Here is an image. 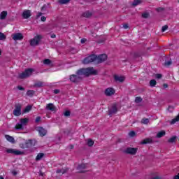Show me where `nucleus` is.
<instances>
[{"instance_id": "16", "label": "nucleus", "mask_w": 179, "mask_h": 179, "mask_svg": "<svg viewBox=\"0 0 179 179\" xmlns=\"http://www.w3.org/2000/svg\"><path fill=\"white\" fill-rule=\"evenodd\" d=\"M114 93H115V90H114V89H113V88H107L105 90L106 96H113V94H114Z\"/></svg>"}, {"instance_id": "37", "label": "nucleus", "mask_w": 179, "mask_h": 179, "mask_svg": "<svg viewBox=\"0 0 179 179\" xmlns=\"http://www.w3.org/2000/svg\"><path fill=\"white\" fill-rule=\"evenodd\" d=\"M142 97L141 96H137L135 99V103H142Z\"/></svg>"}, {"instance_id": "1", "label": "nucleus", "mask_w": 179, "mask_h": 179, "mask_svg": "<svg viewBox=\"0 0 179 179\" xmlns=\"http://www.w3.org/2000/svg\"><path fill=\"white\" fill-rule=\"evenodd\" d=\"M90 75H97V71L93 67L80 69L76 71V74L71 75L69 80L72 83H79L83 80V76H90Z\"/></svg>"}, {"instance_id": "43", "label": "nucleus", "mask_w": 179, "mask_h": 179, "mask_svg": "<svg viewBox=\"0 0 179 179\" xmlns=\"http://www.w3.org/2000/svg\"><path fill=\"white\" fill-rule=\"evenodd\" d=\"M129 136H131L132 138H134V136H135V135H136V133H135V131H131L129 133Z\"/></svg>"}, {"instance_id": "26", "label": "nucleus", "mask_w": 179, "mask_h": 179, "mask_svg": "<svg viewBox=\"0 0 179 179\" xmlns=\"http://www.w3.org/2000/svg\"><path fill=\"white\" fill-rule=\"evenodd\" d=\"M177 141V136H173L168 140L169 143H174Z\"/></svg>"}, {"instance_id": "63", "label": "nucleus", "mask_w": 179, "mask_h": 179, "mask_svg": "<svg viewBox=\"0 0 179 179\" xmlns=\"http://www.w3.org/2000/svg\"><path fill=\"white\" fill-rule=\"evenodd\" d=\"M178 2H179V0H178Z\"/></svg>"}, {"instance_id": "9", "label": "nucleus", "mask_w": 179, "mask_h": 179, "mask_svg": "<svg viewBox=\"0 0 179 179\" xmlns=\"http://www.w3.org/2000/svg\"><path fill=\"white\" fill-rule=\"evenodd\" d=\"M12 38L14 40V41H17L20 40H23L24 36L22 33H16L12 34Z\"/></svg>"}, {"instance_id": "23", "label": "nucleus", "mask_w": 179, "mask_h": 179, "mask_svg": "<svg viewBox=\"0 0 179 179\" xmlns=\"http://www.w3.org/2000/svg\"><path fill=\"white\" fill-rule=\"evenodd\" d=\"M20 124H22V125H27V123L29 122V119L28 118H22L20 120Z\"/></svg>"}, {"instance_id": "40", "label": "nucleus", "mask_w": 179, "mask_h": 179, "mask_svg": "<svg viewBox=\"0 0 179 179\" xmlns=\"http://www.w3.org/2000/svg\"><path fill=\"white\" fill-rule=\"evenodd\" d=\"M148 122H149V119H148V118H143L141 120V124H148Z\"/></svg>"}, {"instance_id": "46", "label": "nucleus", "mask_w": 179, "mask_h": 179, "mask_svg": "<svg viewBox=\"0 0 179 179\" xmlns=\"http://www.w3.org/2000/svg\"><path fill=\"white\" fill-rule=\"evenodd\" d=\"M40 121H41V117L40 116L36 117L35 120V122L38 123V122H40Z\"/></svg>"}, {"instance_id": "20", "label": "nucleus", "mask_w": 179, "mask_h": 179, "mask_svg": "<svg viewBox=\"0 0 179 179\" xmlns=\"http://www.w3.org/2000/svg\"><path fill=\"white\" fill-rule=\"evenodd\" d=\"M5 138L8 141V142H10V143H15V138H13V136H10L9 135H6Z\"/></svg>"}, {"instance_id": "44", "label": "nucleus", "mask_w": 179, "mask_h": 179, "mask_svg": "<svg viewBox=\"0 0 179 179\" xmlns=\"http://www.w3.org/2000/svg\"><path fill=\"white\" fill-rule=\"evenodd\" d=\"M157 12H163L164 10V8L159 7L156 9Z\"/></svg>"}, {"instance_id": "47", "label": "nucleus", "mask_w": 179, "mask_h": 179, "mask_svg": "<svg viewBox=\"0 0 179 179\" xmlns=\"http://www.w3.org/2000/svg\"><path fill=\"white\" fill-rule=\"evenodd\" d=\"M42 12L47 10V5L44 4L43 6L41 8Z\"/></svg>"}, {"instance_id": "27", "label": "nucleus", "mask_w": 179, "mask_h": 179, "mask_svg": "<svg viewBox=\"0 0 179 179\" xmlns=\"http://www.w3.org/2000/svg\"><path fill=\"white\" fill-rule=\"evenodd\" d=\"M15 129L18 131H23V125L21 123H17L15 125Z\"/></svg>"}, {"instance_id": "61", "label": "nucleus", "mask_w": 179, "mask_h": 179, "mask_svg": "<svg viewBox=\"0 0 179 179\" xmlns=\"http://www.w3.org/2000/svg\"><path fill=\"white\" fill-rule=\"evenodd\" d=\"M0 55H2V51L0 49Z\"/></svg>"}, {"instance_id": "41", "label": "nucleus", "mask_w": 179, "mask_h": 179, "mask_svg": "<svg viewBox=\"0 0 179 179\" xmlns=\"http://www.w3.org/2000/svg\"><path fill=\"white\" fill-rule=\"evenodd\" d=\"M0 40H6V36L2 32H0Z\"/></svg>"}, {"instance_id": "36", "label": "nucleus", "mask_w": 179, "mask_h": 179, "mask_svg": "<svg viewBox=\"0 0 179 179\" xmlns=\"http://www.w3.org/2000/svg\"><path fill=\"white\" fill-rule=\"evenodd\" d=\"M173 64V62H171V60L169 61H166L164 64V66H170V65H171Z\"/></svg>"}, {"instance_id": "53", "label": "nucleus", "mask_w": 179, "mask_h": 179, "mask_svg": "<svg viewBox=\"0 0 179 179\" xmlns=\"http://www.w3.org/2000/svg\"><path fill=\"white\" fill-rule=\"evenodd\" d=\"M123 27H124V29H128V27H129V26L128 25V24H124Z\"/></svg>"}, {"instance_id": "2", "label": "nucleus", "mask_w": 179, "mask_h": 179, "mask_svg": "<svg viewBox=\"0 0 179 179\" xmlns=\"http://www.w3.org/2000/svg\"><path fill=\"white\" fill-rule=\"evenodd\" d=\"M41 40H43V36L36 35L33 39L30 40V45L31 47H36V45H38L40 44V41H41Z\"/></svg>"}, {"instance_id": "3", "label": "nucleus", "mask_w": 179, "mask_h": 179, "mask_svg": "<svg viewBox=\"0 0 179 179\" xmlns=\"http://www.w3.org/2000/svg\"><path fill=\"white\" fill-rule=\"evenodd\" d=\"M34 71V70L33 69H27L24 72L19 74L18 78L20 79H25V78H29V76H31Z\"/></svg>"}, {"instance_id": "30", "label": "nucleus", "mask_w": 179, "mask_h": 179, "mask_svg": "<svg viewBox=\"0 0 179 179\" xmlns=\"http://www.w3.org/2000/svg\"><path fill=\"white\" fill-rule=\"evenodd\" d=\"M34 93H36V92L34 90H28L27 92V96L33 97V96H34Z\"/></svg>"}, {"instance_id": "31", "label": "nucleus", "mask_w": 179, "mask_h": 179, "mask_svg": "<svg viewBox=\"0 0 179 179\" xmlns=\"http://www.w3.org/2000/svg\"><path fill=\"white\" fill-rule=\"evenodd\" d=\"M43 157H44V154L43 153H39L37 155L36 157V160L37 162H38V160H41V159H43Z\"/></svg>"}, {"instance_id": "13", "label": "nucleus", "mask_w": 179, "mask_h": 179, "mask_svg": "<svg viewBox=\"0 0 179 179\" xmlns=\"http://www.w3.org/2000/svg\"><path fill=\"white\" fill-rule=\"evenodd\" d=\"M31 16V11L30 10H24L22 13L23 19H29Z\"/></svg>"}, {"instance_id": "42", "label": "nucleus", "mask_w": 179, "mask_h": 179, "mask_svg": "<svg viewBox=\"0 0 179 179\" xmlns=\"http://www.w3.org/2000/svg\"><path fill=\"white\" fill-rule=\"evenodd\" d=\"M142 57V53L141 52H136L134 53V58H141Z\"/></svg>"}, {"instance_id": "25", "label": "nucleus", "mask_w": 179, "mask_h": 179, "mask_svg": "<svg viewBox=\"0 0 179 179\" xmlns=\"http://www.w3.org/2000/svg\"><path fill=\"white\" fill-rule=\"evenodd\" d=\"M71 0H58V3L59 5H66V3H69Z\"/></svg>"}, {"instance_id": "22", "label": "nucleus", "mask_w": 179, "mask_h": 179, "mask_svg": "<svg viewBox=\"0 0 179 179\" xmlns=\"http://www.w3.org/2000/svg\"><path fill=\"white\" fill-rule=\"evenodd\" d=\"M67 171H68V169H57V171H56V173H57V174H65V173H67Z\"/></svg>"}, {"instance_id": "7", "label": "nucleus", "mask_w": 179, "mask_h": 179, "mask_svg": "<svg viewBox=\"0 0 179 179\" xmlns=\"http://www.w3.org/2000/svg\"><path fill=\"white\" fill-rule=\"evenodd\" d=\"M137 152H138L137 148H131V147L126 148L124 151V153H126V155H131L132 156L136 155Z\"/></svg>"}, {"instance_id": "17", "label": "nucleus", "mask_w": 179, "mask_h": 179, "mask_svg": "<svg viewBox=\"0 0 179 179\" xmlns=\"http://www.w3.org/2000/svg\"><path fill=\"white\" fill-rule=\"evenodd\" d=\"M46 110L49 111H55V106H54V103H48L46 106Z\"/></svg>"}, {"instance_id": "29", "label": "nucleus", "mask_w": 179, "mask_h": 179, "mask_svg": "<svg viewBox=\"0 0 179 179\" xmlns=\"http://www.w3.org/2000/svg\"><path fill=\"white\" fill-rule=\"evenodd\" d=\"M35 87H43L44 86V83L39 81L34 84Z\"/></svg>"}, {"instance_id": "58", "label": "nucleus", "mask_w": 179, "mask_h": 179, "mask_svg": "<svg viewBox=\"0 0 179 179\" xmlns=\"http://www.w3.org/2000/svg\"><path fill=\"white\" fill-rule=\"evenodd\" d=\"M43 15V13H38V17H40V16H41Z\"/></svg>"}, {"instance_id": "8", "label": "nucleus", "mask_w": 179, "mask_h": 179, "mask_svg": "<svg viewBox=\"0 0 179 179\" xmlns=\"http://www.w3.org/2000/svg\"><path fill=\"white\" fill-rule=\"evenodd\" d=\"M6 152L11 155H15V156H20L23 155V152L20 151L19 150L13 149V148L7 149Z\"/></svg>"}, {"instance_id": "59", "label": "nucleus", "mask_w": 179, "mask_h": 179, "mask_svg": "<svg viewBox=\"0 0 179 179\" xmlns=\"http://www.w3.org/2000/svg\"><path fill=\"white\" fill-rule=\"evenodd\" d=\"M69 148H70V150H72V149H73L74 146H73V145H70Z\"/></svg>"}, {"instance_id": "45", "label": "nucleus", "mask_w": 179, "mask_h": 179, "mask_svg": "<svg viewBox=\"0 0 179 179\" xmlns=\"http://www.w3.org/2000/svg\"><path fill=\"white\" fill-rule=\"evenodd\" d=\"M167 29H169V26L168 25H164V26L162 27V31L164 32V31L167 30Z\"/></svg>"}, {"instance_id": "54", "label": "nucleus", "mask_w": 179, "mask_h": 179, "mask_svg": "<svg viewBox=\"0 0 179 179\" xmlns=\"http://www.w3.org/2000/svg\"><path fill=\"white\" fill-rule=\"evenodd\" d=\"M12 174L13 176H17V172L16 171H13Z\"/></svg>"}, {"instance_id": "35", "label": "nucleus", "mask_w": 179, "mask_h": 179, "mask_svg": "<svg viewBox=\"0 0 179 179\" xmlns=\"http://www.w3.org/2000/svg\"><path fill=\"white\" fill-rule=\"evenodd\" d=\"M31 110V106L29 105L23 110V113H29Z\"/></svg>"}, {"instance_id": "55", "label": "nucleus", "mask_w": 179, "mask_h": 179, "mask_svg": "<svg viewBox=\"0 0 179 179\" xmlns=\"http://www.w3.org/2000/svg\"><path fill=\"white\" fill-rule=\"evenodd\" d=\"M163 87H164V89H167V87H169V85H167V84H164V85H163Z\"/></svg>"}, {"instance_id": "10", "label": "nucleus", "mask_w": 179, "mask_h": 179, "mask_svg": "<svg viewBox=\"0 0 179 179\" xmlns=\"http://www.w3.org/2000/svg\"><path fill=\"white\" fill-rule=\"evenodd\" d=\"M107 60V55L102 54L99 56H96V62L97 64H101L102 62H104V61Z\"/></svg>"}, {"instance_id": "6", "label": "nucleus", "mask_w": 179, "mask_h": 179, "mask_svg": "<svg viewBox=\"0 0 179 179\" xmlns=\"http://www.w3.org/2000/svg\"><path fill=\"white\" fill-rule=\"evenodd\" d=\"M34 144H33V140H28L25 143L20 144V148L21 149H29V148H33Z\"/></svg>"}, {"instance_id": "62", "label": "nucleus", "mask_w": 179, "mask_h": 179, "mask_svg": "<svg viewBox=\"0 0 179 179\" xmlns=\"http://www.w3.org/2000/svg\"><path fill=\"white\" fill-rule=\"evenodd\" d=\"M169 108H173V107L169 106Z\"/></svg>"}, {"instance_id": "28", "label": "nucleus", "mask_w": 179, "mask_h": 179, "mask_svg": "<svg viewBox=\"0 0 179 179\" xmlns=\"http://www.w3.org/2000/svg\"><path fill=\"white\" fill-rule=\"evenodd\" d=\"M142 3V0H134L132 3L133 6H138V5H141Z\"/></svg>"}, {"instance_id": "18", "label": "nucleus", "mask_w": 179, "mask_h": 179, "mask_svg": "<svg viewBox=\"0 0 179 179\" xmlns=\"http://www.w3.org/2000/svg\"><path fill=\"white\" fill-rule=\"evenodd\" d=\"M148 143H153V140L152 138H145L141 141V145H146Z\"/></svg>"}, {"instance_id": "19", "label": "nucleus", "mask_w": 179, "mask_h": 179, "mask_svg": "<svg viewBox=\"0 0 179 179\" xmlns=\"http://www.w3.org/2000/svg\"><path fill=\"white\" fill-rule=\"evenodd\" d=\"M82 16H83V17L89 18V17H92V16H93V13H92V12H90V11H86L82 14Z\"/></svg>"}, {"instance_id": "56", "label": "nucleus", "mask_w": 179, "mask_h": 179, "mask_svg": "<svg viewBox=\"0 0 179 179\" xmlns=\"http://www.w3.org/2000/svg\"><path fill=\"white\" fill-rule=\"evenodd\" d=\"M50 37H51V38H55L57 37V36L53 34H52V35L50 36Z\"/></svg>"}, {"instance_id": "50", "label": "nucleus", "mask_w": 179, "mask_h": 179, "mask_svg": "<svg viewBox=\"0 0 179 179\" xmlns=\"http://www.w3.org/2000/svg\"><path fill=\"white\" fill-rule=\"evenodd\" d=\"M87 41V40L86 38H82L80 41L81 44H85V42Z\"/></svg>"}, {"instance_id": "33", "label": "nucleus", "mask_w": 179, "mask_h": 179, "mask_svg": "<svg viewBox=\"0 0 179 179\" xmlns=\"http://www.w3.org/2000/svg\"><path fill=\"white\" fill-rule=\"evenodd\" d=\"M87 145L90 148H92V146H93V145H94V141H93V140L89 138L88 141H87Z\"/></svg>"}, {"instance_id": "24", "label": "nucleus", "mask_w": 179, "mask_h": 179, "mask_svg": "<svg viewBox=\"0 0 179 179\" xmlns=\"http://www.w3.org/2000/svg\"><path fill=\"white\" fill-rule=\"evenodd\" d=\"M166 135V131L164 130H162L157 134L156 137L157 138H163Z\"/></svg>"}, {"instance_id": "5", "label": "nucleus", "mask_w": 179, "mask_h": 179, "mask_svg": "<svg viewBox=\"0 0 179 179\" xmlns=\"http://www.w3.org/2000/svg\"><path fill=\"white\" fill-rule=\"evenodd\" d=\"M13 114L15 117H19L20 115H22V104L16 103L15 105V109Z\"/></svg>"}, {"instance_id": "39", "label": "nucleus", "mask_w": 179, "mask_h": 179, "mask_svg": "<svg viewBox=\"0 0 179 179\" xmlns=\"http://www.w3.org/2000/svg\"><path fill=\"white\" fill-rule=\"evenodd\" d=\"M43 64H45V65H50V64H51V60L49 59H45L43 60Z\"/></svg>"}, {"instance_id": "4", "label": "nucleus", "mask_w": 179, "mask_h": 179, "mask_svg": "<svg viewBox=\"0 0 179 179\" xmlns=\"http://www.w3.org/2000/svg\"><path fill=\"white\" fill-rule=\"evenodd\" d=\"M96 59H97V55H91L85 57L83 59V64H90L92 62H94V61H96Z\"/></svg>"}, {"instance_id": "48", "label": "nucleus", "mask_w": 179, "mask_h": 179, "mask_svg": "<svg viewBox=\"0 0 179 179\" xmlns=\"http://www.w3.org/2000/svg\"><path fill=\"white\" fill-rule=\"evenodd\" d=\"M163 76L162 74L157 73L155 75V78H157V79H162V77Z\"/></svg>"}, {"instance_id": "57", "label": "nucleus", "mask_w": 179, "mask_h": 179, "mask_svg": "<svg viewBox=\"0 0 179 179\" xmlns=\"http://www.w3.org/2000/svg\"><path fill=\"white\" fill-rule=\"evenodd\" d=\"M174 179H179V173H178V175L174 176Z\"/></svg>"}, {"instance_id": "14", "label": "nucleus", "mask_w": 179, "mask_h": 179, "mask_svg": "<svg viewBox=\"0 0 179 179\" xmlns=\"http://www.w3.org/2000/svg\"><path fill=\"white\" fill-rule=\"evenodd\" d=\"M86 167L87 166H86L85 164H81L78 166L77 170H80L78 171V173H86V171H84L86 169Z\"/></svg>"}, {"instance_id": "32", "label": "nucleus", "mask_w": 179, "mask_h": 179, "mask_svg": "<svg viewBox=\"0 0 179 179\" xmlns=\"http://www.w3.org/2000/svg\"><path fill=\"white\" fill-rule=\"evenodd\" d=\"M157 82H156V80H150V86H151V87H155V86H156Z\"/></svg>"}, {"instance_id": "49", "label": "nucleus", "mask_w": 179, "mask_h": 179, "mask_svg": "<svg viewBox=\"0 0 179 179\" xmlns=\"http://www.w3.org/2000/svg\"><path fill=\"white\" fill-rule=\"evenodd\" d=\"M17 89H18V90H24V87L20 86V85H18L17 87Z\"/></svg>"}, {"instance_id": "12", "label": "nucleus", "mask_w": 179, "mask_h": 179, "mask_svg": "<svg viewBox=\"0 0 179 179\" xmlns=\"http://www.w3.org/2000/svg\"><path fill=\"white\" fill-rule=\"evenodd\" d=\"M36 131L39 133L40 136H45L47 135V129L41 127H38Z\"/></svg>"}, {"instance_id": "34", "label": "nucleus", "mask_w": 179, "mask_h": 179, "mask_svg": "<svg viewBox=\"0 0 179 179\" xmlns=\"http://www.w3.org/2000/svg\"><path fill=\"white\" fill-rule=\"evenodd\" d=\"M63 115H64V117H71V110H66L63 113Z\"/></svg>"}, {"instance_id": "38", "label": "nucleus", "mask_w": 179, "mask_h": 179, "mask_svg": "<svg viewBox=\"0 0 179 179\" xmlns=\"http://www.w3.org/2000/svg\"><path fill=\"white\" fill-rule=\"evenodd\" d=\"M149 16H150V14H149V13H143L142 14V17H143L144 19H148Z\"/></svg>"}, {"instance_id": "60", "label": "nucleus", "mask_w": 179, "mask_h": 179, "mask_svg": "<svg viewBox=\"0 0 179 179\" xmlns=\"http://www.w3.org/2000/svg\"><path fill=\"white\" fill-rule=\"evenodd\" d=\"M0 179H5V178H3V176H0Z\"/></svg>"}, {"instance_id": "52", "label": "nucleus", "mask_w": 179, "mask_h": 179, "mask_svg": "<svg viewBox=\"0 0 179 179\" xmlns=\"http://www.w3.org/2000/svg\"><path fill=\"white\" fill-rule=\"evenodd\" d=\"M59 92H60L59 90L56 89V90H54L55 94H58L59 93Z\"/></svg>"}, {"instance_id": "15", "label": "nucleus", "mask_w": 179, "mask_h": 179, "mask_svg": "<svg viewBox=\"0 0 179 179\" xmlns=\"http://www.w3.org/2000/svg\"><path fill=\"white\" fill-rule=\"evenodd\" d=\"M114 80H115V82H120V83H122V82L125 80V77L120 76L118 75H115Z\"/></svg>"}, {"instance_id": "11", "label": "nucleus", "mask_w": 179, "mask_h": 179, "mask_svg": "<svg viewBox=\"0 0 179 179\" xmlns=\"http://www.w3.org/2000/svg\"><path fill=\"white\" fill-rule=\"evenodd\" d=\"M118 111V108H117V104L114 103L112 105V107L110 109H108V113L109 115H111L113 114H115Z\"/></svg>"}, {"instance_id": "51", "label": "nucleus", "mask_w": 179, "mask_h": 179, "mask_svg": "<svg viewBox=\"0 0 179 179\" xmlns=\"http://www.w3.org/2000/svg\"><path fill=\"white\" fill-rule=\"evenodd\" d=\"M41 20L42 22H45V20H47V17H44V16H42V17H41Z\"/></svg>"}, {"instance_id": "21", "label": "nucleus", "mask_w": 179, "mask_h": 179, "mask_svg": "<svg viewBox=\"0 0 179 179\" xmlns=\"http://www.w3.org/2000/svg\"><path fill=\"white\" fill-rule=\"evenodd\" d=\"M6 16H8V12L7 11H3L0 14V19L1 20H3L6 19Z\"/></svg>"}]
</instances>
